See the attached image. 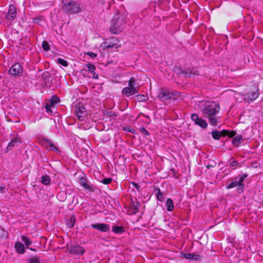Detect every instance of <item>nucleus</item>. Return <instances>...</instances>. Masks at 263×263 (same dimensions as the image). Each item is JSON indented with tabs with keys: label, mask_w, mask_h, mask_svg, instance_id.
I'll use <instances>...</instances> for the list:
<instances>
[{
	"label": "nucleus",
	"mask_w": 263,
	"mask_h": 263,
	"mask_svg": "<svg viewBox=\"0 0 263 263\" xmlns=\"http://www.w3.org/2000/svg\"><path fill=\"white\" fill-rule=\"evenodd\" d=\"M219 109V105L214 101H206L200 107L203 116L208 119L212 125H217L219 122V118L217 116Z\"/></svg>",
	"instance_id": "f257e3e1"
},
{
	"label": "nucleus",
	"mask_w": 263,
	"mask_h": 263,
	"mask_svg": "<svg viewBox=\"0 0 263 263\" xmlns=\"http://www.w3.org/2000/svg\"><path fill=\"white\" fill-rule=\"evenodd\" d=\"M83 6L78 2L69 1L65 2L62 7V11L68 14H73L80 13Z\"/></svg>",
	"instance_id": "f03ea898"
},
{
	"label": "nucleus",
	"mask_w": 263,
	"mask_h": 263,
	"mask_svg": "<svg viewBox=\"0 0 263 263\" xmlns=\"http://www.w3.org/2000/svg\"><path fill=\"white\" fill-rule=\"evenodd\" d=\"M140 88V85L132 77L128 81V86L122 89V92L126 97H130L138 92Z\"/></svg>",
	"instance_id": "7ed1b4c3"
},
{
	"label": "nucleus",
	"mask_w": 263,
	"mask_h": 263,
	"mask_svg": "<svg viewBox=\"0 0 263 263\" xmlns=\"http://www.w3.org/2000/svg\"><path fill=\"white\" fill-rule=\"evenodd\" d=\"M247 176V174L239 175L238 177H236L232 182L228 185L227 189H230L236 186H238L237 188V192L238 193L242 192L244 186L243 181Z\"/></svg>",
	"instance_id": "20e7f679"
},
{
	"label": "nucleus",
	"mask_w": 263,
	"mask_h": 263,
	"mask_svg": "<svg viewBox=\"0 0 263 263\" xmlns=\"http://www.w3.org/2000/svg\"><path fill=\"white\" fill-rule=\"evenodd\" d=\"M124 28V21L121 18H114L111 20L110 32L112 33H119Z\"/></svg>",
	"instance_id": "39448f33"
},
{
	"label": "nucleus",
	"mask_w": 263,
	"mask_h": 263,
	"mask_svg": "<svg viewBox=\"0 0 263 263\" xmlns=\"http://www.w3.org/2000/svg\"><path fill=\"white\" fill-rule=\"evenodd\" d=\"M119 42L118 39L111 37L102 44L104 45V47H106L108 51H112L120 47Z\"/></svg>",
	"instance_id": "423d86ee"
},
{
	"label": "nucleus",
	"mask_w": 263,
	"mask_h": 263,
	"mask_svg": "<svg viewBox=\"0 0 263 263\" xmlns=\"http://www.w3.org/2000/svg\"><path fill=\"white\" fill-rule=\"evenodd\" d=\"M74 113L78 118L81 120L83 121L84 118L87 115V111L85 107L81 103L77 104L74 108Z\"/></svg>",
	"instance_id": "0eeeda50"
},
{
	"label": "nucleus",
	"mask_w": 263,
	"mask_h": 263,
	"mask_svg": "<svg viewBox=\"0 0 263 263\" xmlns=\"http://www.w3.org/2000/svg\"><path fill=\"white\" fill-rule=\"evenodd\" d=\"M174 95L172 92L166 89H162L158 95V98L159 100L166 104L168 100L173 97Z\"/></svg>",
	"instance_id": "6e6552de"
},
{
	"label": "nucleus",
	"mask_w": 263,
	"mask_h": 263,
	"mask_svg": "<svg viewBox=\"0 0 263 263\" xmlns=\"http://www.w3.org/2000/svg\"><path fill=\"white\" fill-rule=\"evenodd\" d=\"M69 252L74 255L81 256L85 252V250L80 245H73L70 247Z\"/></svg>",
	"instance_id": "1a4fd4ad"
},
{
	"label": "nucleus",
	"mask_w": 263,
	"mask_h": 263,
	"mask_svg": "<svg viewBox=\"0 0 263 263\" xmlns=\"http://www.w3.org/2000/svg\"><path fill=\"white\" fill-rule=\"evenodd\" d=\"M191 119L195 123L203 128H205L208 126V123L205 120L200 118L198 115L193 114L191 116Z\"/></svg>",
	"instance_id": "9d476101"
},
{
	"label": "nucleus",
	"mask_w": 263,
	"mask_h": 263,
	"mask_svg": "<svg viewBox=\"0 0 263 263\" xmlns=\"http://www.w3.org/2000/svg\"><path fill=\"white\" fill-rule=\"evenodd\" d=\"M23 68L20 63L14 64L9 69V73L12 76H20L23 73Z\"/></svg>",
	"instance_id": "9b49d317"
},
{
	"label": "nucleus",
	"mask_w": 263,
	"mask_h": 263,
	"mask_svg": "<svg viewBox=\"0 0 263 263\" xmlns=\"http://www.w3.org/2000/svg\"><path fill=\"white\" fill-rule=\"evenodd\" d=\"M91 227L102 232H107L110 230L109 225L106 223L92 224Z\"/></svg>",
	"instance_id": "f8f14e48"
},
{
	"label": "nucleus",
	"mask_w": 263,
	"mask_h": 263,
	"mask_svg": "<svg viewBox=\"0 0 263 263\" xmlns=\"http://www.w3.org/2000/svg\"><path fill=\"white\" fill-rule=\"evenodd\" d=\"M16 16V12L15 7L13 5L9 6L8 11L6 14V17L7 20L12 21L15 18Z\"/></svg>",
	"instance_id": "ddd939ff"
},
{
	"label": "nucleus",
	"mask_w": 263,
	"mask_h": 263,
	"mask_svg": "<svg viewBox=\"0 0 263 263\" xmlns=\"http://www.w3.org/2000/svg\"><path fill=\"white\" fill-rule=\"evenodd\" d=\"M259 92L258 90L249 92L244 96V100L247 101H253L258 97Z\"/></svg>",
	"instance_id": "4468645a"
},
{
	"label": "nucleus",
	"mask_w": 263,
	"mask_h": 263,
	"mask_svg": "<svg viewBox=\"0 0 263 263\" xmlns=\"http://www.w3.org/2000/svg\"><path fill=\"white\" fill-rule=\"evenodd\" d=\"M22 143L21 138L18 136L13 138L11 142L9 143L8 146L7 147V152L10 151L13 147L17 146L20 144Z\"/></svg>",
	"instance_id": "2eb2a0df"
},
{
	"label": "nucleus",
	"mask_w": 263,
	"mask_h": 263,
	"mask_svg": "<svg viewBox=\"0 0 263 263\" xmlns=\"http://www.w3.org/2000/svg\"><path fill=\"white\" fill-rule=\"evenodd\" d=\"M182 255L183 258L189 260H198L201 258L200 255L194 253H182Z\"/></svg>",
	"instance_id": "dca6fc26"
},
{
	"label": "nucleus",
	"mask_w": 263,
	"mask_h": 263,
	"mask_svg": "<svg viewBox=\"0 0 263 263\" xmlns=\"http://www.w3.org/2000/svg\"><path fill=\"white\" fill-rule=\"evenodd\" d=\"M42 144L45 147L50 150L57 149L55 146L50 140L44 139L41 141Z\"/></svg>",
	"instance_id": "f3484780"
},
{
	"label": "nucleus",
	"mask_w": 263,
	"mask_h": 263,
	"mask_svg": "<svg viewBox=\"0 0 263 263\" xmlns=\"http://www.w3.org/2000/svg\"><path fill=\"white\" fill-rule=\"evenodd\" d=\"M66 225L69 228H72L76 222V218L74 215H71L66 218Z\"/></svg>",
	"instance_id": "a211bd4d"
},
{
	"label": "nucleus",
	"mask_w": 263,
	"mask_h": 263,
	"mask_svg": "<svg viewBox=\"0 0 263 263\" xmlns=\"http://www.w3.org/2000/svg\"><path fill=\"white\" fill-rule=\"evenodd\" d=\"M15 248L17 253L24 254L25 253V247L24 245L20 242H16L15 244Z\"/></svg>",
	"instance_id": "6ab92c4d"
},
{
	"label": "nucleus",
	"mask_w": 263,
	"mask_h": 263,
	"mask_svg": "<svg viewBox=\"0 0 263 263\" xmlns=\"http://www.w3.org/2000/svg\"><path fill=\"white\" fill-rule=\"evenodd\" d=\"M22 240L25 244L26 248L27 249H29L30 250L33 251H36L35 249L29 248V246L32 244V241L29 238H28L27 237L25 236H22Z\"/></svg>",
	"instance_id": "aec40b11"
},
{
	"label": "nucleus",
	"mask_w": 263,
	"mask_h": 263,
	"mask_svg": "<svg viewBox=\"0 0 263 263\" xmlns=\"http://www.w3.org/2000/svg\"><path fill=\"white\" fill-rule=\"evenodd\" d=\"M112 231L115 234H122L125 231V230L122 226L114 225L112 227Z\"/></svg>",
	"instance_id": "412c9836"
},
{
	"label": "nucleus",
	"mask_w": 263,
	"mask_h": 263,
	"mask_svg": "<svg viewBox=\"0 0 263 263\" xmlns=\"http://www.w3.org/2000/svg\"><path fill=\"white\" fill-rule=\"evenodd\" d=\"M242 140L241 135L236 136L232 140V143L236 146H238Z\"/></svg>",
	"instance_id": "4be33fe9"
},
{
	"label": "nucleus",
	"mask_w": 263,
	"mask_h": 263,
	"mask_svg": "<svg viewBox=\"0 0 263 263\" xmlns=\"http://www.w3.org/2000/svg\"><path fill=\"white\" fill-rule=\"evenodd\" d=\"M166 205L167 210L168 211H172L174 210V203H173V200L169 198V199H167V200L166 201Z\"/></svg>",
	"instance_id": "5701e85b"
},
{
	"label": "nucleus",
	"mask_w": 263,
	"mask_h": 263,
	"mask_svg": "<svg viewBox=\"0 0 263 263\" xmlns=\"http://www.w3.org/2000/svg\"><path fill=\"white\" fill-rule=\"evenodd\" d=\"M41 182L44 185L49 184L50 183V177L48 175L43 176L41 178Z\"/></svg>",
	"instance_id": "b1692460"
},
{
	"label": "nucleus",
	"mask_w": 263,
	"mask_h": 263,
	"mask_svg": "<svg viewBox=\"0 0 263 263\" xmlns=\"http://www.w3.org/2000/svg\"><path fill=\"white\" fill-rule=\"evenodd\" d=\"M86 180L84 178H81L80 179V184L81 185L86 189H89L90 186L86 183Z\"/></svg>",
	"instance_id": "393cba45"
},
{
	"label": "nucleus",
	"mask_w": 263,
	"mask_h": 263,
	"mask_svg": "<svg viewBox=\"0 0 263 263\" xmlns=\"http://www.w3.org/2000/svg\"><path fill=\"white\" fill-rule=\"evenodd\" d=\"M59 98L57 96H53L50 100V106H53L54 104L59 102Z\"/></svg>",
	"instance_id": "a878e982"
},
{
	"label": "nucleus",
	"mask_w": 263,
	"mask_h": 263,
	"mask_svg": "<svg viewBox=\"0 0 263 263\" xmlns=\"http://www.w3.org/2000/svg\"><path fill=\"white\" fill-rule=\"evenodd\" d=\"M212 136L213 139L215 140H219L221 137V135L219 132L217 130H214L212 133Z\"/></svg>",
	"instance_id": "bb28decb"
},
{
	"label": "nucleus",
	"mask_w": 263,
	"mask_h": 263,
	"mask_svg": "<svg viewBox=\"0 0 263 263\" xmlns=\"http://www.w3.org/2000/svg\"><path fill=\"white\" fill-rule=\"evenodd\" d=\"M228 164L231 166H237L238 165V162L235 160L233 158H231L228 161Z\"/></svg>",
	"instance_id": "cd10ccee"
},
{
	"label": "nucleus",
	"mask_w": 263,
	"mask_h": 263,
	"mask_svg": "<svg viewBox=\"0 0 263 263\" xmlns=\"http://www.w3.org/2000/svg\"><path fill=\"white\" fill-rule=\"evenodd\" d=\"M8 236V233L6 231L0 227V239L5 238Z\"/></svg>",
	"instance_id": "c85d7f7f"
},
{
	"label": "nucleus",
	"mask_w": 263,
	"mask_h": 263,
	"mask_svg": "<svg viewBox=\"0 0 263 263\" xmlns=\"http://www.w3.org/2000/svg\"><path fill=\"white\" fill-rule=\"evenodd\" d=\"M57 62L59 64L63 66L64 67H67L68 66V62L66 61L63 60V59L58 58L57 59Z\"/></svg>",
	"instance_id": "c756f323"
},
{
	"label": "nucleus",
	"mask_w": 263,
	"mask_h": 263,
	"mask_svg": "<svg viewBox=\"0 0 263 263\" xmlns=\"http://www.w3.org/2000/svg\"><path fill=\"white\" fill-rule=\"evenodd\" d=\"M156 196H157V198L158 200H159V201H162L164 199L163 195L161 192L160 189H158L157 190V192L156 193Z\"/></svg>",
	"instance_id": "7c9ffc66"
},
{
	"label": "nucleus",
	"mask_w": 263,
	"mask_h": 263,
	"mask_svg": "<svg viewBox=\"0 0 263 263\" xmlns=\"http://www.w3.org/2000/svg\"><path fill=\"white\" fill-rule=\"evenodd\" d=\"M86 67L88 71L91 73L95 72L96 69L95 66L93 64L90 63L86 65Z\"/></svg>",
	"instance_id": "2f4dec72"
},
{
	"label": "nucleus",
	"mask_w": 263,
	"mask_h": 263,
	"mask_svg": "<svg viewBox=\"0 0 263 263\" xmlns=\"http://www.w3.org/2000/svg\"><path fill=\"white\" fill-rule=\"evenodd\" d=\"M42 48L45 51H48L50 49L49 45L47 41H43L42 43Z\"/></svg>",
	"instance_id": "473e14b6"
},
{
	"label": "nucleus",
	"mask_w": 263,
	"mask_h": 263,
	"mask_svg": "<svg viewBox=\"0 0 263 263\" xmlns=\"http://www.w3.org/2000/svg\"><path fill=\"white\" fill-rule=\"evenodd\" d=\"M123 128V130L125 132H129V133H134V132H135V130L133 128H132L131 127H130L129 126H125Z\"/></svg>",
	"instance_id": "72a5a7b5"
},
{
	"label": "nucleus",
	"mask_w": 263,
	"mask_h": 263,
	"mask_svg": "<svg viewBox=\"0 0 263 263\" xmlns=\"http://www.w3.org/2000/svg\"><path fill=\"white\" fill-rule=\"evenodd\" d=\"M236 135V132L234 130L228 131L227 133V135L230 138L235 137Z\"/></svg>",
	"instance_id": "f704fd0d"
},
{
	"label": "nucleus",
	"mask_w": 263,
	"mask_h": 263,
	"mask_svg": "<svg viewBox=\"0 0 263 263\" xmlns=\"http://www.w3.org/2000/svg\"><path fill=\"white\" fill-rule=\"evenodd\" d=\"M112 181L111 178H106L103 179L101 182L103 183L104 184H109Z\"/></svg>",
	"instance_id": "c9c22d12"
},
{
	"label": "nucleus",
	"mask_w": 263,
	"mask_h": 263,
	"mask_svg": "<svg viewBox=\"0 0 263 263\" xmlns=\"http://www.w3.org/2000/svg\"><path fill=\"white\" fill-rule=\"evenodd\" d=\"M29 263H40V259L36 257H32L30 259Z\"/></svg>",
	"instance_id": "e433bc0d"
},
{
	"label": "nucleus",
	"mask_w": 263,
	"mask_h": 263,
	"mask_svg": "<svg viewBox=\"0 0 263 263\" xmlns=\"http://www.w3.org/2000/svg\"><path fill=\"white\" fill-rule=\"evenodd\" d=\"M85 54H87L91 58H96L97 56V54L96 53H95L92 52H86V53H85Z\"/></svg>",
	"instance_id": "4c0bfd02"
},
{
	"label": "nucleus",
	"mask_w": 263,
	"mask_h": 263,
	"mask_svg": "<svg viewBox=\"0 0 263 263\" xmlns=\"http://www.w3.org/2000/svg\"><path fill=\"white\" fill-rule=\"evenodd\" d=\"M140 130L141 133H142L143 134L145 135H148L149 134L148 131L144 127H141L140 128Z\"/></svg>",
	"instance_id": "58836bf2"
},
{
	"label": "nucleus",
	"mask_w": 263,
	"mask_h": 263,
	"mask_svg": "<svg viewBox=\"0 0 263 263\" xmlns=\"http://www.w3.org/2000/svg\"><path fill=\"white\" fill-rule=\"evenodd\" d=\"M52 106H50V104H47L46 108L47 112H52V110L50 109V107H52Z\"/></svg>",
	"instance_id": "ea45409f"
},
{
	"label": "nucleus",
	"mask_w": 263,
	"mask_h": 263,
	"mask_svg": "<svg viewBox=\"0 0 263 263\" xmlns=\"http://www.w3.org/2000/svg\"><path fill=\"white\" fill-rule=\"evenodd\" d=\"M138 97L141 98V101H145L146 100V97L145 96L141 95L139 96Z\"/></svg>",
	"instance_id": "a19ab883"
},
{
	"label": "nucleus",
	"mask_w": 263,
	"mask_h": 263,
	"mask_svg": "<svg viewBox=\"0 0 263 263\" xmlns=\"http://www.w3.org/2000/svg\"><path fill=\"white\" fill-rule=\"evenodd\" d=\"M93 73V78L94 79H98V75L95 72H92Z\"/></svg>",
	"instance_id": "79ce46f5"
},
{
	"label": "nucleus",
	"mask_w": 263,
	"mask_h": 263,
	"mask_svg": "<svg viewBox=\"0 0 263 263\" xmlns=\"http://www.w3.org/2000/svg\"><path fill=\"white\" fill-rule=\"evenodd\" d=\"M5 189V186H0V192L1 193L4 192Z\"/></svg>",
	"instance_id": "37998d69"
},
{
	"label": "nucleus",
	"mask_w": 263,
	"mask_h": 263,
	"mask_svg": "<svg viewBox=\"0 0 263 263\" xmlns=\"http://www.w3.org/2000/svg\"><path fill=\"white\" fill-rule=\"evenodd\" d=\"M133 184L137 190L140 187L138 184L136 183H133Z\"/></svg>",
	"instance_id": "c03bdc74"
},
{
	"label": "nucleus",
	"mask_w": 263,
	"mask_h": 263,
	"mask_svg": "<svg viewBox=\"0 0 263 263\" xmlns=\"http://www.w3.org/2000/svg\"><path fill=\"white\" fill-rule=\"evenodd\" d=\"M63 195H65V194L64 193H59L58 195H57V197L58 198L60 197L61 196H62Z\"/></svg>",
	"instance_id": "a18cd8bd"
}]
</instances>
